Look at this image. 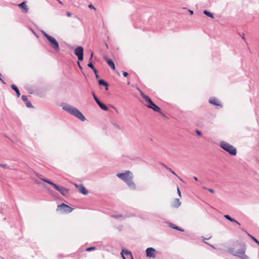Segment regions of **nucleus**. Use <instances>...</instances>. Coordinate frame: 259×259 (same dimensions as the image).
Wrapping results in <instances>:
<instances>
[{
  "label": "nucleus",
  "mask_w": 259,
  "mask_h": 259,
  "mask_svg": "<svg viewBox=\"0 0 259 259\" xmlns=\"http://www.w3.org/2000/svg\"><path fill=\"white\" fill-rule=\"evenodd\" d=\"M116 176L124 181L131 189H136V186L133 181V175L131 171L126 170L124 172L117 174Z\"/></svg>",
  "instance_id": "f257e3e1"
},
{
  "label": "nucleus",
  "mask_w": 259,
  "mask_h": 259,
  "mask_svg": "<svg viewBox=\"0 0 259 259\" xmlns=\"http://www.w3.org/2000/svg\"><path fill=\"white\" fill-rule=\"evenodd\" d=\"M63 109L71 114V115L75 116L76 118H78L82 121H83L85 120V117L82 114V113L80 112L77 108L71 105H70L68 104H65L63 106Z\"/></svg>",
  "instance_id": "f03ea898"
},
{
  "label": "nucleus",
  "mask_w": 259,
  "mask_h": 259,
  "mask_svg": "<svg viewBox=\"0 0 259 259\" xmlns=\"http://www.w3.org/2000/svg\"><path fill=\"white\" fill-rule=\"evenodd\" d=\"M141 95L144 99L145 104L147 107L152 109L154 111L161 112V109L151 100L149 96L145 95L142 92H141Z\"/></svg>",
  "instance_id": "7ed1b4c3"
},
{
  "label": "nucleus",
  "mask_w": 259,
  "mask_h": 259,
  "mask_svg": "<svg viewBox=\"0 0 259 259\" xmlns=\"http://www.w3.org/2000/svg\"><path fill=\"white\" fill-rule=\"evenodd\" d=\"M220 147L230 155L233 156L236 155L237 151L236 148L229 143L224 141H221L220 142Z\"/></svg>",
  "instance_id": "20e7f679"
},
{
  "label": "nucleus",
  "mask_w": 259,
  "mask_h": 259,
  "mask_svg": "<svg viewBox=\"0 0 259 259\" xmlns=\"http://www.w3.org/2000/svg\"><path fill=\"white\" fill-rule=\"evenodd\" d=\"M49 41L50 42V45L51 47L56 52H59L60 51V47L59 45V43L56 40V39L53 36L49 37L48 38Z\"/></svg>",
  "instance_id": "39448f33"
},
{
  "label": "nucleus",
  "mask_w": 259,
  "mask_h": 259,
  "mask_svg": "<svg viewBox=\"0 0 259 259\" xmlns=\"http://www.w3.org/2000/svg\"><path fill=\"white\" fill-rule=\"evenodd\" d=\"M74 54L77 57L78 61L83 60V48L81 46H78L74 50Z\"/></svg>",
  "instance_id": "423d86ee"
},
{
  "label": "nucleus",
  "mask_w": 259,
  "mask_h": 259,
  "mask_svg": "<svg viewBox=\"0 0 259 259\" xmlns=\"http://www.w3.org/2000/svg\"><path fill=\"white\" fill-rule=\"evenodd\" d=\"M57 209L61 210L63 212L69 213L72 211L73 208L64 203H62L58 205Z\"/></svg>",
  "instance_id": "0eeeda50"
},
{
  "label": "nucleus",
  "mask_w": 259,
  "mask_h": 259,
  "mask_svg": "<svg viewBox=\"0 0 259 259\" xmlns=\"http://www.w3.org/2000/svg\"><path fill=\"white\" fill-rule=\"evenodd\" d=\"M245 247H243V248L236 251L235 256L241 258V259H248V256L245 254Z\"/></svg>",
  "instance_id": "6e6552de"
},
{
  "label": "nucleus",
  "mask_w": 259,
  "mask_h": 259,
  "mask_svg": "<svg viewBox=\"0 0 259 259\" xmlns=\"http://www.w3.org/2000/svg\"><path fill=\"white\" fill-rule=\"evenodd\" d=\"M146 255L149 257L155 258L156 256V250L152 247H148L146 250Z\"/></svg>",
  "instance_id": "1a4fd4ad"
},
{
  "label": "nucleus",
  "mask_w": 259,
  "mask_h": 259,
  "mask_svg": "<svg viewBox=\"0 0 259 259\" xmlns=\"http://www.w3.org/2000/svg\"><path fill=\"white\" fill-rule=\"evenodd\" d=\"M58 191L61 194V195L65 197L68 196L69 189L60 186L59 189Z\"/></svg>",
  "instance_id": "9d476101"
},
{
  "label": "nucleus",
  "mask_w": 259,
  "mask_h": 259,
  "mask_svg": "<svg viewBox=\"0 0 259 259\" xmlns=\"http://www.w3.org/2000/svg\"><path fill=\"white\" fill-rule=\"evenodd\" d=\"M104 59L106 61L108 65L113 70L115 69V66L113 61L107 57H104Z\"/></svg>",
  "instance_id": "9b49d317"
},
{
  "label": "nucleus",
  "mask_w": 259,
  "mask_h": 259,
  "mask_svg": "<svg viewBox=\"0 0 259 259\" xmlns=\"http://www.w3.org/2000/svg\"><path fill=\"white\" fill-rule=\"evenodd\" d=\"M22 100L25 102V105L28 108H32L33 106L32 105L31 103L28 100L27 97L26 96L23 95L21 97Z\"/></svg>",
  "instance_id": "f8f14e48"
},
{
  "label": "nucleus",
  "mask_w": 259,
  "mask_h": 259,
  "mask_svg": "<svg viewBox=\"0 0 259 259\" xmlns=\"http://www.w3.org/2000/svg\"><path fill=\"white\" fill-rule=\"evenodd\" d=\"M209 103L214 105L222 106L218 100L215 98H210L209 100Z\"/></svg>",
  "instance_id": "ddd939ff"
},
{
  "label": "nucleus",
  "mask_w": 259,
  "mask_h": 259,
  "mask_svg": "<svg viewBox=\"0 0 259 259\" xmlns=\"http://www.w3.org/2000/svg\"><path fill=\"white\" fill-rule=\"evenodd\" d=\"M18 6L24 10L25 13H27L28 12V8L27 6L26 5L25 2H23L21 4H19L18 5Z\"/></svg>",
  "instance_id": "4468645a"
},
{
  "label": "nucleus",
  "mask_w": 259,
  "mask_h": 259,
  "mask_svg": "<svg viewBox=\"0 0 259 259\" xmlns=\"http://www.w3.org/2000/svg\"><path fill=\"white\" fill-rule=\"evenodd\" d=\"M99 84L100 85H104L105 87V90L106 91L108 90V83L107 82L105 81L104 80L100 79L98 81Z\"/></svg>",
  "instance_id": "2eb2a0df"
},
{
  "label": "nucleus",
  "mask_w": 259,
  "mask_h": 259,
  "mask_svg": "<svg viewBox=\"0 0 259 259\" xmlns=\"http://www.w3.org/2000/svg\"><path fill=\"white\" fill-rule=\"evenodd\" d=\"M97 104L102 110L104 111H107L108 110V107L105 104L101 102L100 100L97 102Z\"/></svg>",
  "instance_id": "dca6fc26"
},
{
  "label": "nucleus",
  "mask_w": 259,
  "mask_h": 259,
  "mask_svg": "<svg viewBox=\"0 0 259 259\" xmlns=\"http://www.w3.org/2000/svg\"><path fill=\"white\" fill-rule=\"evenodd\" d=\"M181 204V203L179 199L176 198V199H175L174 202L172 204V206L173 207L178 208L180 206Z\"/></svg>",
  "instance_id": "f3484780"
},
{
  "label": "nucleus",
  "mask_w": 259,
  "mask_h": 259,
  "mask_svg": "<svg viewBox=\"0 0 259 259\" xmlns=\"http://www.w3.org/2000/svg\"><path fill=\"white\" fill-rule=\"evenodd\" d=\"M123 253H124V254H126V255H130V256H131V258H132V257H133V255H132V253L131 251H128V250H126L125 251H124L123 250H122V252L121 253V256H122V257L123 258V259H126Z\"/></svg>",
  "instance_id": "a211bd4d"
},
{
  "label": "nucleus",
  "mask_w": 259,
  "mask_h": 259,
  "mask_svg": "<svg viewBox=\"0 0 259 259\" xmlns=\"http://www.w3.org/2000/svg\"><path fill=\"white\" fill-rule=\"evenodd\" d=\"M11 87L13 90H14L16 92L17 96L18 97H19L20 96L21 94H20V91H19L18 88L16 87V85L13 84H11Z\"/></svg>",
  "instance_id": "6ab92c4d"
},
{
  "label": "nucleus",
  "mask_w": 259,
  "mask_h": 259,
  "mask_svg": "<svg viewBox=\"0 0 259 259\" xmlns=\"http://www.w3.org/2000/svg\"><path fill=\"white\" fill-rule=\"evenodd\" d=\"M224 217L228 220L230 221L231 222H235L237 223L238 225H240V224L235 220L234 219L231 218L229 215L226 214L224 215Z\"/></svg>",
  "instance_id": "aec40b11"
},
{
  "label": "nucleus",
  "mask_w": 259,
  "mask_h": 259,
  "mask_svg": "<svg viewBox=\"0 0 259 259\" xmlns=\"http://www.w3.org/2000/svg\"><path fill=\"white\" fill-rule=\"evenodd\" d=\"M79 191L83 195H87L88 194V191L83 185H80L79 188Z\"/></svg>",
  "instance_id": "412c9836"
},
{
  "label": "nucleus",
  "mask_w": 259,
  "mask_h": 259,
  "mask_svg": "<svg viewBox=\"0 0 259 259\" xmlns=\"http://www.w3.org/2000/svg\"><path fill=\"white\" fill-rule=\"evenodd\" d=\"M169 226L170 228H171L172 229L177 230L181 231V232L184 231V230L182 228H180L179 227L175 225V224H174L172 223H170Z\"/></svg>",
  "instance_id": "4be33fe9"
},
{
  "label": "nucleus",
  "mask_w": 259,
  "mask_h": 259,
  "mask_svg": "<svg viewBox=\"0 0 259 259\" xmlns=\"http://www.w3.org/2000/svg\"><path fill=\"white\" fill-rule=\"evenodd\" d=\"M36 175L38 178H40L44 182H45L51 185H52L53 184V183L52 181H51L50 180L47 179L41 178H40V176H41V175H40L39 174H36Z\"/></svg>",
  "instance_id": "5701e85b"
},
{
  "label": "nucleus",
  "mask_w": 259,
  "mask_h": 259,
  "mask_svg": "<svg viewBox=\"0 0 259 259\" xmlns=\"http://www.w3.org/2000/svg\"><path fill=\"white\" fill-rule=\"evenodd\" d=\"M111 217H112V218H115V219H119V218H122L123 219H125V218H126L130 217V215H125V216H123L122 215H120V214H119V215H111Z\"/></svg>",
  "instance_id": "b1692460"
},
{
  "label": "nucleus",
  "mask_w": 259,
  "mask_h": 259,
  "mask_svg": "<svg viewBox=\"0 0 259 259\" xmlns=\"http://www.w3.org/2000/svg\"><path fill=\"white\" fill-rule=\"evenodd\" d=\"M203 14L211 18H213V14L207 10H204Z\"/></svg>",
  "instance_id": "393cba45"
},
{
  "label": "nucleus",
  "mask_w": 259,
  "mask_h": 259,
  "mask_svg": "<svg viewBox=\"0 0 259 259\" xmlns=\"http://www.w3.org/2000/svg\"><path fill=\"white\" fill-rule=\"evenodd\" d=\"M229 252L231 253L232 255L235 256V253L236 252V251L235 250V249L233 247H229L228 248Z\"/></svg>",
  "instance_id": "a878e982"
},
{
  "label": "nucleus",
  "mask_w": 259,
  "mask_h": 259,
  "mask_svg": "<svg viewBox=\"0 0 259 259\" xmlns=\"http://www.w3.org/2000/svg\"><path fill=\"white\" fill-rule=\"evenodd\" d=\"M92 95L96 101V102H98L100 100L98 98V97L96 96V94L94 92H92Z\"/></svg>",
  "instance_id": "bb28decb"
},
{
  "label": "nucleus",
  "mask_w": 259,
  "mask_h": 259,
  "mask_svg": "<svg viewBox=\"0 0 259 259\" xmlns=\"http://www.w3.org/2000/svg\"><path fill=\"white\" fill-rule=\"evenodd\" d=\"M0 167H2L4 169L9 168V167L8 166V165L7 164L0 163Z\"/></svg>",
  "instance_id": "cd10ccee"
},
{
  "label": "nucleus",
  "mask_w": 259,
  "mask_h": 259,
  "mask_svg": "<svg viewBox=\"0 0 259 259\" xmlns=\"http://www.w3.org/2000/svg\"><path fill=\"white\" fill-rule=\"evenodd\" d=\"M88 66L91 68H92L93 70H94L95 69H96V68L95 67V66H94V65L93 64V63L90 62L88 64Z\"/></svg>",
  "instance_id": "c85d7f7f"
},
{
  "label": "nucleus",
  "mask_w": 259,
  "mask_h": 259,
  "mask_svg": "<svg viewBox=\"0 0 259 259\" xmlns=\"http://www.w3.org/2000/svg\"><path fill=\"white\" fill-rule=\"evenodd\" d=\"M52 186H53V187L56 190H58L60 187V186H58V185H57L56 184H55V183H53V184L52 185Z\"/></svg>",
  "instance_id": "c756f323"
},
{
  "label": "nucleus",
  "mask_w": 259,
  "mask_h": 259,
  "mask_svg": "<svg viewBox=\"0 0 259 259\" xmlns=\"http://www.w3.org/2000/svg\"><path fill=\"white\" fill-rule=\"evenodd\" d=\"M93 71H94V72L95 74V76H96V78H99V75L98 74V70H97V69L96 68L94 70H93Z\"/></svg>",
  "instance_id": "7c9ffc66"
},
{
  "label": "nucleus",
  "mask_w": 259,
  "mask_h": 259,
  "mask_svg": "<svg viewBox=\"0 0 259 259\" xmlns=\"http://www.w3.org/2000/svg\"><path fill=\"white\" fill-rule=\"evenodd\" d=\"M166 168L167 169H168V170H169L172 174L175 175V176H176L177 177H178V175H177V174L174 171H173L171 168H168L166 166H165Z\"/></svg>",
  "instance_id": "2f4dec72"
},
{
  "label": "nucleus",
  "mask_w": 259,
  "mask_h": 259,
  "mask_svg": "<svg viewBox=\"0 0 259 259\" xmlns=\"http://www.w3.org/2000/svg\"><path fill=\"white\" fill-rule=\"evenodd\" d=\"M248 234V236H249L250 237V238H251V239L253 240L255 243L257 242L258 240L255 237L251 236L249 234Z\"/></svg>",
  "instance_id": "473e14b6"
},
{
  "label": "nucleus",
  "mask_w": 259,
  "mask_h": 259,
  "mask_svg": "<svg viewBox=\"0 0 259 259\" xmlns=\"http://www.w3.org/2000/svg\"><path fill=\"white\" fill-rule=\"evenodd\" d=\"M95 249H96L95 247H90L87 248L86 249V250L88 251H90L94 250Z\"/></svg>",
  "instance_id": "72a5a7b5"
},
{
  "label": "nucleus",
  "mask_w": 259,
  "mask_h": 259,
  "mask_svg": "<svg viewBox=\"0 0 259 259\" xmlns=\"http://www.w3.org/2000/svg\"><path fill=\"white\" fill-rule=\"evenodd\" d=\"M43 35L47 38V39H48V38H49V37L51 36L45 31H43Z\"/></svg>",
  "instance_id": "f704fd0d"
},
{
  "label": "nucleus",
  "mask_w": 259,
  "mask_h": 259,
  "mask_svg": "<svg viewBox=\"0 0 259 259\" xmlns=\"http://www.w3.org/2000/svg\"><path fill=\"white\" fill-rule=\"evenodd\" d=\"M122 73L124 77H127L128 75V73L125 71H122Z\"/></svg>",
  "instance_id": "c9c22d12"
},
{
  "label": "nucleus",
  "mask_w": 259,
  "mask_h": 259,
  "mask_svg": "<svg viewBox=\"0 0 259 259\" xmlns=\"http://www.w3.org/2000/svg\"><path fill=\"white\" fill-rule=\"evenodd\" d=\"M113 125L116 129H119V126L116 123H113Z\"/></svg>",
  "instance_id": "e433bc0d"
},
{
  "label": "nucleus",
  "mask_w": 259,
  "mask_h": 259,
  "mask_svg": "<svg viewBox=\"0 0 259 259\" xmlns=\"http://www.w3.org/2000/svg\"><path fill=\"white\" fill-rule=\"evenodd\" d=\"M196 134H197L198 135H199V136H201V134H202L201 132L200 131L198 130H196Z\"/></svg>",
  "instance_id": "4c0bfd02"
},
{
  "label": "nucleus",
  "mask_w": 259,
  "mask_h": 259,
  "mask_svg": "<svg viewBox=\"0 0 259 259\" xmlns=\"http://www.w3.org/2000/svg\"><path fill=\"white\" fill-rule=\"evenodd\" d=\"M2 74L0 73V80L4 84H6V82L4 81V80L2 79Z\"/></svg>",
  "instance_id": "58836bf2"
},
{
  "label": "nucleus",
  "mask_w": 259,
  "mask_h": 259,
  "mask_svg": "<svg viewBox=\"0 0 259 259\" xmlns=\"http://www.w3.org/2000/svg\"><path fill=\"white\" fill-rule=\"evenodd\" d=\"M89 7L90 8V9H94L95 10V8L94 7V6L92 5V4H90L89 5Z\"/></svg>",
  "instance_id": "ea45409f"
},
{
  "label": "nucleus",
  "mask_w": 259,
  "mask_h": 259,
  "mask_svg": "<svg viewBox=\"0 0 259 259\" xmlns=\"http://www.w3.org/2000/svg\"><path fill=\"white\" fill-rule=\"evenodd\" d=\"M177 190H178V193L179 194V195L181 197V192L179 188V187H177Z\"/></svg>",
  "instance_id": "a19ab883"
},
{
  "label": "nucleus",
  "mask_w": 259,
  "mask_h": 259,
  "mask_svg": "<svg viewBox=\"0 0 259 259\" xmlns=\"http://www.w3.org/2000/svg\"><path fill=\"white\" fill-rule=\"evenodd\" d=\"M208 191L212 193H214V190L212 189H207Z\"/></svg>",
  "instance_id": "79ce46f5"
},
{
  "label": "nucleus",
  "mask_w": 259,
  "mask_h": 259,
  "mask_svg": "<svg viewBox=\"0 0 259 259\" xmlns=\"http://www.w3.org/2000/svg\"><path fill=\"white\" fill-rule=\"evenodd\" d=\"M71 15H72V14L70 12H67V16L68 17H70Z\"/></svg>",
  "instance_id": "37998d69"
},
{
  "label": "nucleus",
  "mask_w": 259,
  "mask_h": 259,
  "mask_svg": "<svg viewBox=\"0 0 259 259\" xmlns=\"http://www.w3.org/2000/svg\"><path fill=\"white\" fill-rule=\"evenodd\" d=\"M78 65L79 68L80 69H82V68L81 66L80 65V63H79V61L78 62Z\"/></svg>",
  "instance_id": "c03bdc74"
},
{
  "label": "nucleus",
  "mask_w": 259,
  "mask_h": 259,
  "mask_svg": "<svg viewBox=\"0 0 259 259\" xmlns=\"http://www.w3.org/2000/svg\"><path fill=\"white\" fill-rule=\"evenodd\" d=\"M242 38L243 39V40H245V35L244 34H243L242 35Z\"/></svg>",
  "instance_id": "a18cd8bd"
},
{
  "label": "nucleus",
  "mask_w": 259,
  "mask_h": 259,
  "mask_svg": "<svg viewBox=\"0 0 259 259\" xmlns=\"http://www.w3.org/2000/svg\"><path fill=\"white\" fill-rule=\"evenodd\" d=\"M193 179L196 181H198V179L197 177H193Z\"/></svg>",
  "instance_id": "49530a36"
},
{
  "label": "nucleus",
  "mask_w": 259,
  "mask_h": 259,
  "mask_svg": "<svg viewBox=\"0 0 259 259\" xmlns=\"http://www.w3.org/2000/svg\"><path fill=\"white\" fill-rule=\"evenodd\" d=\"M93 55V53H92V54H91V56L90 59V61L92 59Z\"/></svg>",
  "instance_id": "de8ad7c7"
},
{
  "label": "nucleus",
  "mask_w": 259,
  "mask_h": 259,
  "mask_svg": "<svg viewBox=\"0 0 259 259\" xmlns=\"http://www.w3.org/2000/svg\"><path fill=\"white\" fill-rule=\"evenodd\" d=\"M190 13H191V14H193V11H191L190 10Z\"/></svg>",
  "instance_id": "09e8293b"
},
{
  "label": "nucleus",
  "mask_w": 259,
  "mask_h": 259,
  "mask_svg": "<svg viewBox=\"0 0 259 259\" xmlns=\"http://www.w3.org/2000/svg\"><path fill=\"white\" fill-rule=\"evenodd\" d=\"M256 243H257L259 245V241H257V242H256Z\"/></svg>",
  "instance_id": "8fccbe9b"
},
{
  "label": "nucleus",
  "mask_w": 259,
  "mask_h": 259,
  "mask_svg": "<svg viewBox=\"0 0 259 259\" xmlns=\"http://www.w3.org/2000/svg\"><path fill=\"white\" fill-rule=\"evenodd\" d=\"M58 2H59V3L61 4V2L60 1H59V0H58Z\"/></svg>",
  "instance_id": "3c124183"
},
{
  "label": "nucleus",
  "mask_w": 259,
  "mask_h": 259,
  "mask_svg": "<svg viewBox=\"0 0 259 259\" xmlns=\"http://www.w3.org/2000/svg\"><path fill=\"white\" fill-rule=\"evenodd\" d=\"M212 247L214 248L213 245H210Z\"/></svg>",
  "instance_id": "603ef678"
},
{
  "label": "nucleus",
  "mask_w": 259,
  "mask_h": 259,
  "mask_svg": "<svg viewBox=\"0 0 259 259\" xmlns=\"http://www.w3.org/2000/svg\"><path fill=\"white\" fill-rule=\"evenodd\" d=\"M131 259H134V258H133V257H132Z\"/></svg>",
  "instance_id": "864d4df0"
}]
</instances>
